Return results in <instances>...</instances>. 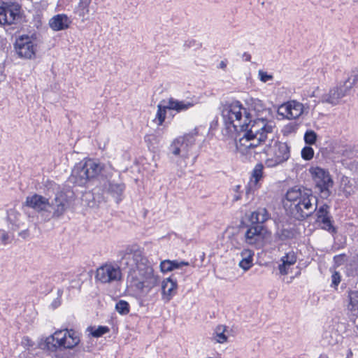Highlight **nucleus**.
<instances>
[{
	"label": "nucleus",
	"instance_id": "nucleus-1",
	"mask_svg": "<svg viewBox=\"0 0 358 358\" xmlns=\"http://www.w3.org/2000/svg\"><path fill=\"white\" fill-rule=\"evenodd\" d=\"M118 266H113V282L117 284L122 278L121 267L129 266V260L132 258L136 269L128 276V282L131 288L141 293L148 294L159 282V277L154 274V270L148 259L143 256V252L137 246L127 247L124 250L119 252Z\"/></svg>",
	"mask_w": 358,
	"mask_h": 358
},
{
	"label": "nucleus",
	"instance_id": "nucleus-2",
	"mask_svg": "<svg viewBox=\"0 0 358 358\" xmlns=\"http://www.w3.org/2000/svg\"><path fill=\"white\" fill-rule=\"evenodd\" d=\"M105 172L103 164L95 159H85L75 165L71 171L70 180L78 186H85L100 176V184L103 192L110 194L112 184L110 180L103 178Z\"/></svg>",
	"mask_w": 358,
	"mask_h": 358
},
{
	"label": "nucleus",
	"instance_id": "nucleus-3",
	"mask_svg": "<svg viewBox=\"0 0 358 358\" xmlns=\"http://www.w3.org/2000/svg\"><path fill=\"white\" fill-rule=\"evenodd\" d=\"M245 110L248 109L238 100L227 101L222 105L221 115L224 125V135L234 138L237 141L239 129L247 127L246 123H243L242 120Z\"/></svg>",
	"mask_w": 358,
	"mask_h": 358
},
{
	"label": "nucleus",
	"instance_id": "nucleus-4",
	"mask_svg": "<svg viewBox=\"0 0 358 358\" xmlns=\"http://www.w3.org/2000/svg\"><path fill=\"white\" fill-rule=\"evenodd\" d=\"M197 134L196 129H194L188 134L178 136L172 141L168 148L169 155L178 157L176 163L179 166L177 170V175L179 177L183 175L182 169L187 166L185 159L189 157V152L195 144Z\"/></svg>",
	"mask_w": 358,
	"mask_h": 358
},
{
	"label": "nucleus",
	"instance_id": "nucleus-5",
	"mask_svg": "<svg viewBox=\"0 0 358 358\" xmlns=\"http://www.w3.org/2000/svg\"><path fill=\"white\" fill-rule=\"evenodd\" d=\"M251 115L248 110H245V119L243 123H246L247 127L239 129L237 137L241 136V133L245 134L246 140L252 138L253 135H262L273 138V133L274 129V123L272 121H268L264 118H257L256 120H251Z\"/></svg>",
	"mask_w": 358,
	"mask_h": 358
},
{
	"label": "nucleus",
	"instance_id": "nucleus-6",
	"mask_svg": "<svg viewBox=\"0 0 358 358\" xmlns=\"http://www.w3.org/2000/svg\"><path fill=\"white\" fill-rule=\"evenodd\" d=\"M80 343V337L73 329L59 330L48 336L45 340V346L50 351L59 348L71 349Z\"/></svg>",
	"mask_w": 358,
	"mask_h": 358
},
{
	"label": "nucleus",
	"instance_id": "nucleus-7",
	"mask_svg": "<svg viewBox=\"0 0 358 358\" xmlns=\"http://www.w3.org/2000/svg\"><path fill=\"white\" fill-rule=\"evenodd\" d=\"M314 200L315 203H317V199L313 195L310 189H305L302 196L293 205H290V214L292 217L297 220H303L310 216L315 210L312 201Z\"/></svg>",
	"mask_w": 358,
	"mask_h": 358
},
{
	"label": "nucleus",
	"instance_id": "nucleus-8",
	"mask_svg": "<svg viewBox=\"0 0 358 358\" xmlns=\"http://www.w3.org/2000/svg\"><path fill=\"white\" fill-rule=\"evenodd\" d=\"M309 172L312 176L322 199H327L331 195L330 187L333 186L334 182L329 172L320 167H311Z\"/></svg>",
	"mask_w": 358,
	"mask_h": 358
},
{
	"label": "nucleus",
	"instance_id": "nucleus-9",
	"mask_svg": "<svg viewBox=\"0 0 358 358\" xmlns=\"http://www.w3.org/2000/svg\"><path fill=\"white\" fill-rule=\"evenodd\" d=\"M14 48L16 54L21 59H31L36 56V44L33 38L27 35L18 37Z\"/></svg>",
	"mask_w": 358,
	"mask_h": 358
},
{
	"label": "nucleus",
	"instance_id": "nucleus-10",
	"mask_svg": "<svg viewBox=\"0 0 358 358\" xmlns=\"http://www.w3.org/2000/svg\"><path fill=\"white\" fill-rule=\"evenodd\" d=\"M313 209L315 212V222L320 225L321 228L329 233L336 234L337 229L333 224L334 221L329 211L330 206L327 203H323L319 207L316 205Z\"/></svg>",
	"mask_w": 358,
	"mask_h": 358
},
{
	"label": "nucleus",
	"instance_id": "nucleus-11",
	"mask_svg": "<svg viewBox=\"0 0 358 358\" xmlns=\"http://www.w3.org/2000/svg\"><path fill=\"white\" fill-rule=\"evenodd\" d=\"M290 157V146L287 143L276 142L275 150L272 157L266 160L265 164L268 167L273 168L285 162Z\"/></svg>",
	"mask_w": 358,
	"mask_h": 358
},
{
	"label": "nucleus",
	"instance_id": "nucleus-12",
	"mask_svg": "<svg viewBox=\"0 0 358 358\" xmlns=\"http://www.w3.org/2000/svg\"><path fill=\"white\" fill-rule=\"evenodd\" d=\"M69 207V202L67 196L63 193H57L54 199L50 203L48 208L52 209V214L48 220L50 218L58 219L64 215Z\"/></svg>",
	"mask_w": 358,
	"mask_h": 358
},
{
	"label": "nucleus",
	"instance_id": "nucleus-13",
	"mask_svg": "<svg viewBox=\"0 0 358 358\" xmlns=\"http://www.w3.org/2000/svg\"><path fill=\"white\" fill-rule=\"evenodd\" d=\"M349 93L348 90L343 87V84L337 85L329 90L328 93L322 94L319 102L336 106L340 100Z\"/></svg>",
	"mask_w": 358,
	"mask_h": 358
},
{
	"label": "nucleus",
	"instance_id": "nucleus-14",
	"mask_svg": "<svg viewBox=\"0 0 358 358\" xmlns=\"http://www.w3.org/2000/svg\"><path fill=\"white\" fill-rule=\"evenodd\" d=\"M245 134H243L242 137H240L238 142L236 143L237 147L243 148L244 151L248 152L250 149L257 148L262 144L264 143L269 138L268 136L262 134L253 135L252 138L246 140Z\"/></svg>",
	"mask_w": 358,
	"mask_h": 358
},
{
	"label": "nucleus",
	"instance_id": "nucleus-15",
	"mask_svg": "<svg viewBox=\"0 0 358 358\" xmlns=\"http://www.w3.org/2000/svg\"><path fill=\"white\" fill-rule=\"evenodd\" d=\"M303 103L293 100L282 105L279 110H284V112H280V113L285 115L287 119H296L303 113Z\"/></svg>",
	"mask_w": 358,
	"mask_h": 358
},
{
	"label": "nucleus",
	"instance_id": "nucleus-16",
	"mask_svg": "<svg viewBox=\"0 0 358 358\" xmlns=\"http://www.w3.org/2000/svg\"><path fill=\"white\" fill-rule=\"evenodd\" d=\"M20 17L18 10H13L12 8L6 6H0V26L6 27L15 23Z\"/></svg>",
	"mask_w": 358,
	"mask_h": 358
},
{
	"label": "nucleus",
	"instance_id": "nucleus-17",
	"mask_svg": "<svg viewBox=\"0 0 358 358\" xmlns=\"http://www.w3.org/2000/svg\"><path fill=\"white\" fill-rule=\"evenodd\" d=\"M177 273L172 274L170 277L164 280L162 283V292L163 299L167 301H170L176 293L178 288Z\"/></svg>",
	"mask_w": 358,
	"mask_h": 358
},
{
	"label": "nucleus",
	"instance_id": "nucleus-18",
	"mask_svg": "<svg viewBox=\"0 0 358 358\" xmlns=\"http://www.w3.org/2000/svg\"><path fill=\"white\" fill-rule=\"evenodd\" d=\"M26 205L38 212H43L48 210L50 202L45 197L35 194L27 197Z\"/></svg>",
	"mask_w": 358,
	"mask_h": 358
},
{
	"label": "nucleus",
	"instance_id": "nucleus-19",
	"mask_svg": "<svg viewBox=\"0 0 358 358\" xmlns=\"http://www.w3.org/2000/svg\"><path fill=\"white\" fill-rule=\"evenodd\" d=\"M264 166L262 164H257L252 170V179L249 184L245 187V194L248 197L250 194H254L255 189L258 188L257 184L263 176Z\"/></svg>",
	"mask_w": 358,
	"mask_h": 358
},
{
	"label": "nucleus",
	"instance_id": "nucleus-20",
	"mask_svg": "<svg viewBox=\"0 0 358 358\" xmlns=\"http://www.w3.org/2000/svg\"><path fill=\"white\" fill-rule=\"evenodd\" d=\"M262 225L252 224L248 228L245 234V241L250 245L256 244L262 238Z\"/></svg>",
	"mask_w": 358,
	"mask_h": 358
},
{
	"label": "nucleus",
	"instance_id": "nucleus-21",
	"mask_svg": "<svg viewBox=\"0 0 358 358\" xmlns=\"http://www.w3.org/2000/svg\"><path fill=\"white\" fill-rule=\"evenodd\" d=\"M71 20L64 14H58L53 16L49 21L50 28L54 31H60L67 29Z\"/></svg>",
	"mask_w": 358,
	"mask_h": 358
},
{
	"label": "nucleus",
	"instance_id": "nucleus-22",
	"mask_svg": "<svg viewBox=\"0 0 358 358\" xmlns=\"http://www.w3.org/2000/svg\"><path fill=\"white\" fill-rule=\"evenodd\" d=\"M195 103L190 101H179L174 98H169L168 101L169 110H176L177 113L186 111L193 107Z\"/></svg>",
	"mask_w": 358,
	"mask_h": 358
},
{
	"label": "nucleus",
	"instance_id": "nucleus-23",
	"mask_svg": "<svg viewBox=\"0 0 358 358\" xmlns=\"http://www.w3.org/2000/svg\"><path fill=\"white\" fill-rule=\"evenodd\" d=\"M269 217V213L265 208H259L251 213L249 220L252 224L262 225Z\"/></svg>",
	"mask_w": 358,
	"mask_h": 358
},
{
	"label": "nucleus",
	"instance_id": "nucleus-24",
	"mask_svg": "<svg viewBox=\"0 0 358 358\" xmlns=\"http://www.w3.org/2000/svg\"><path fill=\"white\" fill-rule=\"evenodd\" d=\"M96 280L101 282H109L112 280V265L106 264L96 271Z\"/></svg>",
	"mask_w": 358,
	"mask_h": 358
},
{
	"label": "nucleus",
	"instance_id": "nucleus-25",
	"mask_svg": "<svg viewBox=\"0 0 358 358\" xmlns=\"http://www.w3.org/2000/svg\"><path fill=\"white\" fill-rule=\"evenodd\" d=\"M305 189H308L303 186H294L289 189L285 194V198L287 201L292 202L291 205H294L296 201L302 196Z\"/></svg>",
	"mask_w": 358,
	"mask_h": 358
},
{
	"label": "nucleus",
	"instance_id": "nucleus-26",
	"mask_svg": "<svg viewBox=\"0 0 358 358\" xmlns=\"http://www.w3.org/2000/svg\"><path fill=\"white\" fill-rule=\"evenodd\" d=\"M348 305L347 308L349 311L354 313L358 312V291L351 290L348 291Z\"/></svg>",
	"mask_w": 358,
	"mask_h": 358
},
{
	"label": "nucleus",
	"instance_id": "nucleus-27",
	"mask_svg": "<svg viewBox=\"0 0 358 358\" xmlns=\"http://www.w3.org/2000/svg\"><path fill=\"white\" fill-rule=\"evenodd\" d=\"M89 336L99 338L110 332V328L107 326H89L86 329Z\"/></svg>",
	"mask_w": 358,
	"mask_h": 358
},
{
	"label": "nucleus",
	"instance_id": "nucleus-28",
	"mask_svg": "<svg viewBox=\"0 0 358 358\" xmlns=\"http://www.w3.org/2000/svg\"><path fill=\"white\" fill-rule=\"evenodd\" d=\"M125 184L123 182L113 183V199L117 203H119L124 198Z\"/></svg>",
	"mask_w": 358,
	"mask_h": 358
},
{
	"label": "nucleus",
	"instance_id": "nucleus-29",
	"mask_svg": "<svg viewBox=\"0 0 358 358\" xmlns=\"http://www.w3.org/2000/svg\"><path fill=\"white\" fill-rule=\"evenodd\" d=\"M162 103H165V100L162 101L161 103L157 105V111L155 119L158 122V125L163 124L166 117V110H169L168 104L162 105Z\"/></svg>",
	"mask_w": 358,
	"mask_h": 358
},
{
	"label": "nucleus",
	"instance_id": "nucleus-30",
	"mask_svg": "<svg viewBox=\"0 0 358 358\" xmlns=\"http://www.w3.org/2000/svg\"><path fill=\"white\" fill-rule=\"evenodd\" d=\"M276 236L282 241L290 240L295 237V230L293 228H283L276 232Z\"/></svg>",
	"mask_w": 358,
	"mask_h": 358
},
{
	"label": "nucleus",
	"instance_id": "nucleus-31",
	"mask_svg": "<svg viewBox=\"0 0 358 358\" xmlns=\"http://www.w3.org/2000/svg\"><path fill=\"white\" fill-rule=\"evenodd\" d=\"M144 141L149 150L155 149L159 144V137L154 134H146L144 136Z\"/></svg>",
	"mask_w": 358,
	"mask_h": 358
},
{
	"label": "nucleus",
	"instance_id": "nucleus-32",
	"mask_svg": "<svg viewBox=\"0 0 358 358\" xmlns=\"http://www.w3.org/2000/svg\"><path fill=\"white\" fill-rule=\"evenodd\" d=\"M115 310L122 315H126L129 313L130 305L124 300H119L115 306Z\"/></svg>",
	"mask_w": 358,
	"mask_h": 358
},
{
	"label": "nucleus",
	"instance_id": "nucleus-33",
	"mask_svg": "<svg viewBox=\"0 0 358 358\" xmlns=\"http://www.w3.org/2000/svg\"><path fill=\"white\" fill-rule=\"evenodd\" d=\"M358 81V70L352 71L350 76L344 82L343 87H345L348 92L352 88L354 85Z\"/></svg>",
	"mask_w": 358,
	"mask_h": 358
},
{
	"label": "nucleus",
	"instance_id": "nucleus-34",
	"mask_svg": "<svg viewBox=\"0 0 358 358\" xmlns=\"http://www.w3.org/2000/svg\"><path fill=\"white\" fill-rule=\"evenodd\" d=\"M226 331V327L223 325H219L215 330L217 341L220 343H223L227 341V336L224 332Z\"/></svg>",
	"mask_w": 358,
	"mask_h": 358
},
{
	"label": "nucleus",
	"instance_id": "nucleus-35",
	"mask_svg": "<svg viewBox=\"0 0 358 358\" xmlns=\"http://www.w3.org/2000/svg\"><path fill=\"white\" fill-rule=\"evenodd\" d=\"M317 141V134L313 130H308L304 134V141L307 145H313Z\"/></svg>",
	"mask_w": 358,
	"mask_h": 358
},
{
	"label": "nucleus",
	"instance_id": "nucleus-36",
	"mask_svg": "<svg viewBox=\"0 0 358 358\" xmlns=\"http://www.w3.org/2000/svg\"><path fill=\"white\" fill-rule=\"evenodd\" d=\"M281 262L284 264L291 266L296 263V257L293 252H288L281 258Z\"/></svg>",
	"mask_w": 358,
	"mask_h": 358
},
{
	"label": "nucleus",
	"instance_id": "nucleus-37",
	"mask_svg": "<svg viewBox=\"0 0 358 358\" xmlns=\"http://www.w3.org/2000/svg\"><path fill=\"white\" fill-rule=\"evenodd\" d=\"M313 156H314V150L313 149L312 147L305 146L301 150V157L303 159H305L306 161L310 160L313 159Z\"/></svg>",
	"mask_w": 358,
	"mask_h": 358
},
{
	"label": "nucleus",
	"instance_id": "nucleus-38",
	"mask_svg": "<svg viewBox=\"0 0 358 358\" xmlns=\"http://www.w3.org/2000/svg\"><path fill=\"white\" fill-rule=\"evenodd\" d=\"M252 266V257L251 255L248 257L243 258L239 262V266L243 268L244 271H248Z\"/></svg>",
	"mask_w": 358,
	"mask_h": 358
},
{
	"label": "nucleus",
	"instance_id": "nucleus-39",
	"mask_svg": "<svg viewBox=\"0 0 358 358\" xmlns=\"http://www.w3.org/2000/svg\"><path fill=\"white\" fill-rule=\"evenodd\" d=\"M341 276L338 271H335L331 275V286L335 289L341 282Z\"/></svg>",
	"mask_w": 358,
	"mask_h": 358
},
{
	"label": "nucleus",
	"instance_id": "nucleus-40",
	"mask_svg": "<svg viewBox=\"0 0 358 358\" xmlns=\"http://www.w3.org/2000/svg\"><path fill=\"white\" fill-rule=\"evenodd\" d=\"M258 76L259 80L263 83H266L273 79V75L268 74L267 72L264 71L263 70H259L258 71Z\"/></svg>",
	"mask_w": 358,
	"mask_h": 358
},
{
	"label": "nucleus",
	"instance_id": "nucleus-41",
	"mask_svg": "<svg viewBox=\"0 0 358 358\" xmlns=\"http://www.w3.org/2000/svg\"><path fill=\"white\" fill-rule=\"evenodd\" d=\"M189 262L181 261L178 262V260H170V266L172 267V271L174 269L180 268L182 266H188Z\"/></svg>",
	"mask_w": 358,
	"mask_h": 358
},
{
	"label": "nucleus",
	"instance_id": "nucleus-42",
	"mask_svg": "<svg viewBox=\"0 0 358 358\" xmlns=\"http://www.w3.org/2000/svg\"><path fill=\"white\" fill-rule=\"evenodd\" d=\"M160 269L162 272H169L172 271V267L170 266V260H164L160 264Z\"/></svg>",
	"mask_w": 358,
	"mask_h": 358
},
{
	"label": "nucleus",
	"instance_id": "nucleus-43",
	"mask_svg": "<svg viewBox=\"0 0 358 358\" xmlns=\"http://www.w3.org/2000/svg\"><path fill=\"white\" fill-rule=\"evenodd\" d=\"M9 239L10 237L8 233L3 229H0V240L1 241V243L3 245H6L10 242Z\"/></svg>",
	"mask_w": 358,
	"mask_h": 358
},
{
	"label": "nucleus",
	"instance_id": "nucleus-44",
	"mask_svg": "<svg viewBox=\"0 0 358 358\" xmlns=\"http://www.w3.org/2000/svg\"><path fill=\"white\" fill-rule=\"evenodd\" d=\"M288 265L284 264L283 263L279 264L278 269L281 275H287L288 273Z\"/></svg>",
	"mask_w": 358,
	"mask_h": 358
},
{
	"label": "nucleus",
	"instance_id": "nucleus-45",
	"mask_svg": "<svg viewBox=\"0 0 358 358\" xmlns=\"http://www.w3.org/2000/svg\"><path fill=\"white\" fill-rule=\"evenodd\" d=\"M254 104H255V110H261V109H263V104H262V102L260 101V100H255L254 101Z\"/></svg>",
	"mask_w": 358,
	"mask_h": 358
},
{
	"label": "nucleus",
	"instance_id": "nucleus-46",
	"mask_svg": "<svg viewBox=\"0 0 358 358\" xmlns=\"http://www.w3.org/2000/svg\"><path fill=\"white\" fill-rule=\"evenodd\" d=\"M243 57L247 62H249L251 60V55L248 52H244L243 55Z\"/></svg>",
	"mask_w": 358,
	"mask_h": 358
},
{
	"label": "nucleus",
	"instance_id": "nucleus-47",
	"mask_svg": "<svg viewBox=\"0 0 358 358\" xmlns=\"http://www.w3.org/2000/svg\"><path fill=\"white\" fill-rule=\"evenodd\" d=\"M217 124H218V120H213L210 123V128L214 129Z\"/></svg>",
	"mask_w": 358,
	"mask_h": 358
},
{
	"label": "nucleus",
	"instance_id": "nucleus-48",
	"mask_svg": "<svg viewBox=\"0 0 358 358\" xmlns=\"http://www.w3.org/2000/svg\"><path fill=\"white\" fill-rule=\"evenodd\" d=\"M52 306L54 308L58 307L59 305H60V301L59 300H57V301H55L53 303H52Z\"/></svg>",
	"mask_w": 358,
	"mask_h": 358
},
{
	"label": "nucleus",
	"instance_id": "nucleus-49",
	"mask_svg": "<svg viewBox=\"0 0 358 358\" xmlns=\"http://www.w3.org/2000/svg\"><path fill=\"white\" fill-rule=\"evenodd\" d=\"M241 195L240 194H238V195H235L234 196V201H237L238 200L241 199Z\"/></svg>",
	"mask_w": 358,
	"mask_h": 358
},
{
	"label": "nucleus",
	"instance_id": "nucleus-50",
	"mask_svg": "<svg viewBox=\"0 0 358 358\" xmlns=\"http://www.w3.org/2000/svg\"><path fill=\"white\" fill-rule=\"evenodd\" d=\"M82 3L84 4H88L90 2V0H81Z\"/></svg>",
	"mask_w": 358,
	"mask_h": 358
},
{
	"label": "nucleus",
	"instance_id": "nucleus-51",
	"mask_svg": "<svg viewBox=\"0 0 358 358\" xmlns=\"http://www.w3.org/2000/svg\"><path fill=\"white\" fill-rule=\"evenodd\" d=\"M226 66V64H224V62H221L220 63V67L221 68H224Z\"/></svg>",
	"mask_w": 358,
	"mask_h": 358
},
{
	"label": "nucleus",
	"instance_id": "nucleus-52",
	"mask_svg": "<svg viewBox=\"0 0 358 358\" xmlns=\"http://www.w3.org/2000/svg\"><path fill=\"white\" fill-rule=\"evenodd\" d=\"M240 188H241V186H240V185H236V186L235 187V191L238 192L239 191V189H240Z\"/></svg>",
	"mask_w": 358,
	"mask_h": 358
},
{
	"label": "nucleus",
	"instance_id": "nucleus-53",
	"mask_svg": "<svg viewBox=\"0 0 358 358\" xmlns=\"http://www.w3.org/2000/svg\"><path fill=\"white\" fill-rule=\"evenodd\" d=\"M318 358H329V357L326 355H320V356Z\"/></svg>",
	"mask_w": 358,
	"mask_h": 358
},
{
	"label": "nucleus",
	"instance_id": "nucleus-54",
	"mask_svg": "<svg viewBox=\"0 0 358 358\" xmlns=\"http://www.w3.org/2000/svg\"><path fill=\"white\" fill-rule=\"evenodd\" d=\"M26 234H27V231H22V232L20 233V236H24Z\"/></svg>",
	"mask_w": 358,
	"mask_h": 358
},
{
	"label": "nucleus",
	"instance_id": "nucleus-55",
	"mask_svg": "<svg viewBox=\"0 0 358 358\" xmlns=\"http://www.w3.org/2000/svg\"><path fill=\"white\" fill-rule=\"evenodd\" d=\"M346 180H348V178H345V179L343 178L342 183L345 182Z\"/></svg>",
	"mask_w": 358,
	"mask_h": 358
},
{
	"label": "nucleus",
	"instance_id": "nucleus-56",
	"mask_svg": "<svg viewBox=\"0 0 358 358\" xmlns=\"http://www.w3.org/2000/svg\"><path fill=\"white\" fill-rule=\"evenodd\" d=\"M289 127H290V128L289 129V131H291V128H292V127H291V126H287V128H289Z\"/></svg>",
	"mask_w": 358,
	"mask_h": 358
},
{
	"label": "nucleus",
	"instance_id": "nucleus-57",
	"mask_svg": "<svg viewBox=\"0 0 358 358\" xmlns=\"http://www.w3.org/2000/svg\"><path fill=\"white\" fill-rule=\"evenodd\" d=\"M60 293H62V291L59 290L58 294L60 295Z\"/></svg>",
	"mask_w": 358,
	"mask_h": 358
},
{
	"label": "nucleus",
	"instance_id": "nucleus-58",
	"mask_svg": "<svg viewBox=\"0 0 358 358\" xmlns=\"http://www.w3.org/2000/svg\"><path fill=\"white\" fill-rule=\"evenodd\" d=\"M60 293H62V291L59 290L58 294L60 295Z\"/></svg>",
	"mask_w": 358,
	"mask_h": 358
},
{
	"label": "nucleus",
	"instance_id": "nucleus-59",
	"mask_svg": "<svg viewBox=\"0 0 358 358\" xmlns=\"http://www.w3.org/2000/svg\"><path fill=\"white\" fill-rule=\"evenodd\" d=\"M354 2L358 3V0H353Z\"/></svg>",
	"mask_w": 358,
	"mask_h": 358
},
{
	"label": "nucleus",
	"instance_id": "nucleus-60",
	"mask_svg": "<svg viewBox=\"0 0 358 358\" xmlns=\"http://www.w3.org/2000/svg\"><path fill=\"white\" fill-rule=\"evenodd\" d=\"M48 358H52V357H50V356H48Z\"/></svg>",
	"mask_w": 358,
	"mask_h": 358
}]
</instances>
